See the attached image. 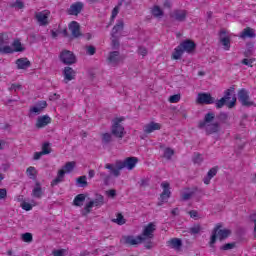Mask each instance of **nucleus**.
<instances>
[{"instance_id":"obj_1","label":"nucleus","mask_w":256,"mask_h":256,"mask_svg":"<svg viewBox=\"0 0 256 256\" xmlns=\"http://www.w3.org/2000/svg\"><path fill=\"white\" fill-rule=\"evenodd\" d=\"M137 163H139V158L128 157L123 161L117 160L115 164H105L104 169H110L113 173V177H119L121 170L126 168L128 171H132V169H135Z\"/></svg>"},{"instance_id":"obj_2","label":"nucleus","mask_w":256,"mask_h":256,"mask_svg":"<svg viewBox=\"0 0 256 256\" xmlns=\"http://www.w3.org/2000/svg\"><path fill=\"white\" fill-rule=\"evenodd\" d=\"M215 121V114L208 112L204 119L198 122V129H204L206 135H216L221 131V123Z\"/></svg>"},{"instance_id":"obj_3","label":"nucleus","mask_w":256,"mask_h":256,"mask_svg":"<svg viewBox=\"0 0 256 256\" xmlns=\"http://www.w3.org/2000/svg\"><path fill=\"white\" fill-rule=\"evenodd\" d=\"M197 49V44L191 40L186 39L182 41L175 49L172 54V59L178 60L181 59L183 56V53H189L190 55H193Z\"/></svg>"},{"instance_id":"obj_4","label":"nucleus","mask_w":256,"mask_h":256,"mask_svg":"<svg viewBox=\"0 0 256 256\" xmlns=\"http://www.w3.org/2000/svg\"><path fill=\"white\" fill-rule=\"evenodd\" d=\"M155 231H157V226L155 223L150 222L144 226L141 235H138V239L144 241L145 249H151L153 247V241L151 240L155 239Z\"/></svg>"},{"instance_id":"obj_5","label":"nucleus","mask_w":256,"mask_h":256,"mask_svg":"<svg viewBox=\"0 0 256 256\" xmlns=\"http://www.w3.org/2000/svg\"><path fill=\"white\" fill-rule=\"evenodd\" d=\"M223 227L222 224H217L214 229L212 230V235L210 237L209 245L210 247H215V244L217 243V237L219 241H225L229 235H231V230L229 229H221Z\"/></svg>"},{"instance_id":"obj_6","label":"nucleus","mask_w":256,"mask_h":256,"mask_svg":"<svg viewBox=\"0 0 256 256\" xmlns=\"http://www.w3.org/2000/svg\"><path fill=\"white\" fill-rule=\"evenodd\" d=\"M76 165L77 162L75 161L67 162L63 166V169L58 171L57 177L52 181L51 186L54 187V185H59V183H62L63 179H65V173H72Z\"/></svg>"},{"instance_id":"obj_7","label":"nucleus","mask_w":256,"mask_h":256,"mask_svg":"<svg viewBox=\"0 0 256 256\" xmlns=\"http://www.w3.org/2000/svg\"><path fill=\"white\" fill-rule=\"evenodd\" d=\"M122 121H125V118H115L111 126V135L116 137V139H123L125 137V127L121 125Z\"/></svg>"},{"instance_id":"obj_8","label":"nucleus","mask_w":256,"mask_h":256,"mask_svg":"<svg viewBox=\"0 0 256 256\" xmlns=\"http://www.w3.org/2000/svg\"><path fill=\"white\" fill-rule=\"evenodd\" d=\"M59 59L64 65H75L77 63V56L71 50H62Z\"/></svg>"},{"instance_id":"obj_9","label":"nucleus","mask_w":256,"mask_h":256,"mask_svg":"<svg viewBox=\"0 0 256 256\" xmlns=\"http://www.w3.org/2000/svg\"><path fill=\"white\" fill-rule=\"evenodd\" d=\"M238 101H240L243 107H256L255 102L251 101V98L249 97V92L245 88L239 90Z\"/></svg>"},{"instance_id":"obj_10","label":"nucleus","mask_w":256,"mask_h":256,"mask_svg":"<svg viewBox=\"0 0 256 256\" xmlns=\"http://www.w3.org/2000/svg\"><path fill=\"white\" fill-rule=\"evenodd\" d=\"M4 55H11L13 53H23L25 51L24 45L21 43V40L15 39L12 42V47H5L3 49Z\"/></svg>"},{"instance_id":"obj_11","label":"nucleus","mask_w":256,"mask_h":256,"mask_svg":"<svg viewBox=\"0 0 256 256\" xmlns=\"http://www.w3.org/2000/svg\"><path fill=\"white\" fill-rule=\"evenodd\" d=\"M170 18L178 23H185L187 21V10L176 9L170 13Z\"/></svg>"},{"instance_id":"obj_12","label":"nucleus","mask_w":256,"mask_h":256,"mask_svg":"<svg viewBox=\"0 0 256 256\" xmlns=\"http://www.w3.org/2000/svg\"><path fill=\"white\" fill-rule=\"evenodd\" d=\"M216 109H223V107H228V109H233L235 105H237V97L234 95L230 102H227L225 98H221L219 100H215Z\"/></svg>"},{"instance_id":"obj_13","label":"nucleus","mask_w":256,"mask_h":256,"mask_svg":"<svg viewBox=\"0 0 256 256\" xmlns=\"http://www.w3.org/2000/svg\"><path fill=\"white\" fill-rule=\"evenodd\" d=\"M197 103L200 105H213V103H215V98L211 96V93H199Z\"/></svg>"},{"instance_id":"obj_14","label":"nucleus","mask_w":256,"mask_h":256,"mask_svg":"<svg viewBox=\"0 0 256 256\" xmlns=\"http://www.w3.org/2000/svg\"><path fill=\"white\" fill-rule=\"evenodd\" d=\"M108 65L117 67L121 63V53L119 51H112L109 53L107 58Z\"/></svg>"},{"instance_id":"obj_15","label":"nucleus","mask_w":256,"mask_h":256,"mask_svg":"<svg viewBox=\"0 0 256 256\" xmlns=\"http://www.w3.org/2000/svg\"><path fill=\"white\" fill-rule=\"evenodd\" d=\"M68 27L74 39H79V37H83V33H81V25H79V22L72 21L70 22Z\"/></svg>"},{"instance_id":"obj_16","label":"nucleus","mask_w":256,"mask_h":256,"mask_svg":"<svg viewBox=\"0 0 256 256\" xmlns=\"http://www.w3.org/2000/svg\"><path fill=\"white\" fill-rule=\"evenodd\" d=\"M63 75L64 83H69V81H73V79H75L77 72L73 68L66 66L63 70Z\"/></svg>"},{"instance_id":"obj_17","label":"nucleus","mask_w":256,"mask_h":256,"mask_svg":"<svg viewBox=\"0 0 256 256\" xmlns=\"http://www.w3.org/2000/svg\"><path fill=\"white\" fill-rule=\"evenodd\" d=\"M223 35H227V31H220V43H222L225 51H229L231 49V38L229 36L223 37Z\"/></svg>"},{"instance_id":"obj_18","label":"nucleus","mask_w":256,"mask_h":256,"mask_svg":"<svg viewBox=\"0 0 256 256\" xmlns=\"http://www.w3.org/2000/svg\"><path fill=\"white\" fill-rule=\"evenodd\" d=\"M109 173L105 171L98 172V176L100 177V181H103V184L107 187L111 183V177H113V173L111 169H108Z\"/></svg>"},{"instance_id":"obj_19","label":"nucleus","mask_w":256,"mask_h":256,"mask_svg":"<svg viewBox=\"0 0 256 256\" xmlns=\"http://www.w3.org/2000/svg\"><path fill=\"white\" fill-rule=\"evenodd\" d=\"M159 130H161V124L153 121L146 124L143 128V131L144 133H146V135L153 133V131H159Z\"/></svg>"},{"instance_id":"obj_20","label":"nucleus","mask_w":256,"mask_h":256,"mask_svg":"<svg viewBox=\"0 0 256 256\" xmlns=\"http://www.w3.org/2000/svg\"><path fill=\"white\" fill-rule=\"evenodd\" d=\"M83 11V3L82 2H76L70 6L68 9V15H79Z\"/></svg>"},{"instance_id":"obj_21","label":"nucleus","mask_w":256,"mask_h":256,"mask_svg":"<svg viewBox=\"0 0 256 256\" xmlns=\"http://www.w3.org/2000/svg\"><path fill=\"white\" fill-rule=\"evenodd\" d=\"M51 123V117L44 115L39 116L36 121V127L37 129H43V127H47Z\"/></svg>"},{"instance_id":"obj_22","label":"nucleus","mask_w":256,"mask_h":256,"mask_svg":"<svg viewBox=\"0 0 256 256\" xmlns=\"http://www.w3.org/2000/svg\"><path fill=\"white\" fill-rule=\"evenodd\" d=\"M161 187L163 188V192L160 194L161 201H167V199H169V197H171V190L169 187V183L163 182L161 184Z\"/></svg>"},{"instance_id":"obj_23","label":"nucleus","mask_w":256,"mask_h":256,"mask_svg":"<svg viewBox=\"0 0 256 256\" xmlns=\"http://www.w3.org/2000/svg\"><path fill=\"white\" fill-rule=\"evenodd\" d=\"M5 47H11L9 46V36L5 33H0V53L5 55Z\"/></svg>"},{"instance_id":"obj_24","label":"nucleus","mask_w":256,"mask_h":256,"mask_svg":"<svg viewBox=\"0 0 256 256\" xmlns=\"http://www.w3.org/2000/svg\"><path fill=\"white\" fill-rule=\"evenodd\" d=\"M123 241L125 245H139L141 243H145L144 240L139 239V236L136 238L134 236H124Z\"/></svg>"},{"instance_id":"obj_25","label":"nucleus","mask_w":256,"mask_h":256,"mask_svg":"<svg viewBox=\"0 0 256 256\" xmlns=\"http://www.w3.org/2000/svg\"><path fill=\"white\" fill-rule=\"evenodd\" d=\"M218 171L219 166H215L208 171L207 175L203 179L205 185H209V183H211V180L213 179V177H215V175H217Z\"/></svg>"},{"instance_id":"obj_26","label":"nucleus","mask_w":256,"mask_h":256,"mask_svg":"<svg viewBox=\"0 0 256 256\" xmlns=\"http://www.w3.org/2000/svg\"><path fill=\"white\" fill-rule=\"evenodd\" d=\"M36 19L41 26L49 25V14L44 12H38L36 14Z\"/></svg>"},{"instance_id":"obj_27","label":"nucleus","mask_w":256,"mask_h":256,"mask_svg":"<svg viewBox=\"0 0 256 256\" xmlns=\"http://www.w3.org/2000/svg\"><path fill=\"white\" fill-rule=\"evenodd\" d=\"M32 197H35V199H41L43 197V188L41 187V182L36 181L35 187L32 190Z\"/></svg>"},{"instance_id":"obj_28","label":"nucleus","mask_w":256,"mask_h":256,"mask_svg":"<svg viewBox=\"0 0 256 256\" xmlns=\"http://www.w3.org/2000/svg\"><path fill=\"white\" fill-rule=\"evenodd\" d=\"M168 247H171V249H176L179 251L181 247H183V241L179 238H172L167 242Z\"/></svg>"},{"instance_id":"obj_29","label":"nucleus","mask_w":256,"mask_h":256,"mask_svg":"<svg viewBox=\"0 0 256 256\" xmlns=\"http://www.w3.org/2000/svg\"><path fill=\"white\" fill-rule=\"evenodd\" d=\"M124 27H125V23L123 22V20H119L117 24L112 28L111 37L115 39L117 37V33H119L120 31H123Z\"/></svg>"},{"instance_id":"obj_30","label":"nucleus","mask_w":256,"mask_h":256,"mask_svg":"<svg viewBox=\"0 0 256 256\" xmlns=\"http://www.w3.org/2000/svg\"><path fill=\"white\" fill-rule=\"evenodd\" d=\"M17 69H29L31 61L27 58H20L16 60Z\"/></svg>"},{"instance_id":"obj_31","label":"nucleus","mask_w":256,"mask_h":256,"mask_svg":"<svg viewBox=\"0 0 256 256\" xmlns=\"http://www.w3.org/2000/svg\"><path fill=\"white\" fill-rule=\"evenodd\" d=\"M240 37L241 39H247V37L249 39H253V37H255V30L253 28L247 27L242 31Z\"/></svg>"},{"instance_id":"obj_32","label":"nucleus","mask_w":256,"mask_h":256,"mask_svg":"<svg viewBox=\"0 0 256 256\" xmlns=\"http://www.w3.org/2000/svg\"><path fill=\"white\" fill-rule=\"evenodd\" d=\"M201 231H203V227L199 223L194 224L188 230L190 235H199V233H201Z\"/></svg>"},{"instance_id":"obj_33","label":"nucleus","mask_w":256,"mask_h":256,"mask_svg":"<svg viewBox=\"0 0 256 256\" xmlns=\"http://www.w3.org/2000/svg\"><path fill=\"white\" fill-rule=\"evenodd\" d=\"M84 202L85 194H78L73 200V205H75V207H81Z\"/></svg>"},{"instance_id":"obj_34","label":"nucleus","mask_w":256,"mask_h":256,"mask_svg":"<svg viewBox=\"0 0 256 256\" xmlns=\"http://www.w3.org/2000/svg\"><path fill=\"white\" fill-rule=\"evenodd\" d=\"M26 173L29 177V179H32L35 181L37 179V170H35V167L30 166L27 168Z\"/></svg>"},{"instance_id":"obj_35","label":"nucleus","mask_w":256,"mask_h":256,"mask_svg":"<svg viewBox=\"0 0 256 256\" xmlns=\"http://www.w3.org/2000/svg\"><path fill=\"white\" fill-rule=\"evenodd\" d=\"M153 17H156V18H161L163 17V15H165V13L161 10V7L159 6H154L152 8V11H151Z\"/></svg>"},{"instance_id":"obj_36","label":"nucleus","mask_w":256,"mask_h":256,"mask_svg":"<svg viewBox=\"0 0 256 256\" xmlns=\"http://www.w3.org/2000/svg\"><path fill=\"white\" fill-rule=\"evenodd\" d=\"M89 203H92V207H101L104 202L103 195H98L95 200L90 201Z\"/></svg>"},{"instance_id":"obj_37","label":"nucleus","mask_w":256,"mask_h":256,"mask_svg":"<svg viewBox=\"0 0 256 256\" xmlns=\"http://www.w3.org/2000/svg\"><path fill=\"white\" fill-rule=\"evenodd\" d=\"M112 141H113V134L108 132L102 134V143L104 145H109V143H111Z\"/></svg>"},{"instance_id":"obj_38","label":"nucleus","mask_w":256,"mask_h":256,"mask_svg":"<svg viewBox=\"0 0 256 256\" xmlns=\"http://www.w3.org/2000/svg\"><path fill=\"white\" fill-rule=\"evenodd\" d=\"M76 183L78 187L85 188L89 183L87 182V176H80L76 179Z\"/></svg>"},{"instance_id":"obj_39","label":"nucleus","mask_w":256,"mask_h":256,"mask_svg":"<svg viewBox=\"0 0 256 256\" xmlns=\"http://www.w3.org/2000/svg\"><path fill=\"white\" fill-rule=\"evenodd\" d=\"M247 49L244 52V55L246 57H251V55H253V49H255V43L253 42H249L246 44Z\"/></svg>"},{"instance_id":"obj_40","label":"nucleus","mask_w":256,"mask_h":256,"mask_svg":"<svg viewBox=\"0 0 256 256\" xmlns=\"http://www.w3.org/2000/svg\"><path fill=\"white\" fill-rule=\"evenodd\" d=\"M197 191V187L192 188L190 192H185L182 194V200L183 201H189L193 195H195V192Z\"/></svg>"},{"instance_id":"obj_41","label":"nucleus","mask_w":256,"mask_h":256,"mask_svg":"<svg viewBox=\"0 0 256 256\" xmlns=\"http://www.w3.org/2000/svg\"><path fill=\"white\" fill-rule=\"evenodd\" d=\"M112 223H116L117 225H125V217H123V214L118 213L117 218L112 219Z\"/></svg>"},{"instance_id":"obj_42","label":"nucleus","mask_w":256,"mask_h":256,"mask_svg":"<svg viewBox=\"0 0 256 256\" xmlns=\"http://www.w3.org/2000/svg\"><path fill=\"white\" fill-rule=\"evenodd\" d=\"M11 9H25V3L22 0H16L10 4Z\"/></svg>"},{"instance_id":"obj_43","label":"nucleus","mask_w":256,"mask_h":256,"mask_svg":"<svg viewBox=\"0 0 256 256\" xmlns=\"http://www.w3.org/2000/svg\"><path fill=\"white\" fill-rule=\"evenodd\" d=\"M52 151H53V149H51V143L45 142L42 145V151L41 152L43 153V155H49Z\"/></svg>"},{"instance_id":"obj_44","label":"nucleus","mask_w":256,"mask_h":256,"mask_svg":"<svg viewBox=\"0 0 256 256\" xmlns=\"http://www.w3.org/2000/svg\"><path fill=\"white\" fill-rule=\"evenodd\" d=\"M231 93H235V87H230L224 92V97H222L227 103L231 99Z\"/></svg>"},{"instance_id":"obj_45","label":"nucleus","mask_w":256,"mask_h":256,"mask_svg":"<svg viewBox=\"0 0 256 256\" xmlns=\"http://www.w3.org/2000/svg\"><path fill=\"white\" fill-rule=\"evenodd\" d=\"M217 119L219 120L220 123H227V120L229 119V114L225 112H220L217 115Z\"/></svg>"},{"instance_id":"obj_46","label":"nucleus","mask_w":256,"mask_h":256,"mask_svg":"<svg viewBox=\"0 0 256 256\" xmlns=\"http://www.w3.org/2000/svg\"><path fill=\"white\" fill-rule=\"evenodd\" d=\"M175 155V151L171 148H166L164 150V158L167 159L168 161L171 160V157Z\"/></svg>"},{"instance_id":"obj_47","label":"nucleus","mask_w":256,"mask_h":256,"mask_svg":"<svg viewBox=\"0 0 256 256\" xmlns=\"http://www.w3.org/2000/svg\"><path fill=\"white\" fill-rule=\"evenodd\" d=\"M235 245H236L235 242L226 243L220 247V251H231V249H235Z\"/></svg>"},{"instance_id":"obj_48","label":"nucleus","mask_w":256,"mask_h":256,"mask_svg":"<svg viewBox=\"0 0 256 256\" xmlns=\"http://www.w3.org/2000/svg\"><path fill=\"white\" fill-rule=\"evenodd\" d=\"M22 240L25 243H31L33 241V234H31L29 232L22 234Z\"/></svg>"},{"instance_id":"obj_49","label":"nucleus","mask_w":256,"mask_h":256,"mask_svg":"<svg viewBox=\"0 0 256 256\" xmlns=\"http://www.w3.org/2000/svg\"><path fill=\"white\" fill-rule=\"evenodd\" d=\"M91 208H93V203L88 202L84 207V211L82 212L83 217H87V215L91 213Z\"/></svg>"},{"instance_id":"obj_50","label":"nucleus","mask_w":256,"mask_h":256,"mask_svg":"<svg viewBox=\"0 0 256 256\" xmlns=\"http://www.w3.org/2000/svg\"><path fill=\"white\" fill-rule=\"evenodd\" d=\"M181 101V94H175L169 97L170 103H179Z\"/></svg>"},{"instance_id":"obj_51","label":"nucleus","mask_w":256,"mask_h":256,"mask_svg":"<svg viewBox=\"0 0 256 256\" xmlns=\"http://www.w3.org/2000/svg\"><path fill=\"white\" fill-rule=\"evenodd\" d=\"M97 51V48H95V46H86V53L87 55H95Z\"/></svg>"},{"instance_id":"obj_52","label":"nucleus","mask_w":256,"mask_h":256,"mask_svg":"<svg viewBox=\"0 0 256 256\" xmlns=\"http://www.w3.org/2000/svg\"><path fill=\"white\" fill-rule=\"evenodd\" d=\"M36 107L43 112L44 109L47 107V101H40L36 104Z\"/></svg>"},{"instance_id":"obj_53","label":"nucleus","mask_w":256,"mask_h":256,"mask_svg":"<svg viewBox=\"0 0 256 256\" xmlns=\"http://www.w3.org/2000/svg\"><path fill=\"white\" fill-rule=\"evenodd\" d=\"M107 197H111V199H115L117 197V191L115 189H111L106 191Z\"/></svg>"},{"instance_id":"obj_54","label":"nucleus","mask_w":256,"mask_h":256,"mask_svg":"<svg viewBox=\"0 0 256 256\" xmlns=\"http://www.w3.org/2000/svg\"><path fill=\"white\" fill-rule=\"evenodd\" d=\"M119 15V6H115L112 10L111 21H115V17Z\"/></svg>"},{"instance_id":"obj_55","label":"nucleus","mask_w":256,"mask_h":256,"mask_svg":"<svg viewBox=\"0 0 256 256\" xmlns=\"http://www.w3.org/2000/svg\"><path fill=\"white\" fill-rule=\"evenodd\" d=\"M21 207L24 211H31V209H33V206L30 203H27V202H23L21 204Z\"/></svg>"},{"instance_id":"obj_56","label":"nucleus","mask_w":256,"mask_h":256,"mask_svg":"<svg viewBox=\"0 0 256 256\" xmlns=\"http://www.w3.org/2000/svg\"><path fill=\"white\" fill-rule=\"evenodd\" d=\"M148 51L147 48L140 46L138 47V54L142 55V57H145V55H147Z\"/></svg>"},{"instance_id":"obj_57","label":"nucleus","mask_w":256,"mask_h":256,"mask_svg":"<svg viewBox=\"0 0 256 256\" xmlns=\"http://www.w3.org/2000/svg\"><path fill=\"white\" fill-rule=\"evenodd\" d=\"M17 89H23L21 84H11V87L8 88V91H17Z\"/></svg>"},{"instance_id":"obj_58","label":"nucleus","mask_w":256,"mask_h":256,"mask_svg":"<svg viewBox=\"0 0 256 256\" xmlns=\"http://www.w3.org/2000/svg\"><path fill=\"white\" fill-rule=\"evenodd\" d=\"M193 161H194V163H197L198 165L203 163V158L201 157V154H196Z\"/></svg>"},{"instance_id":"obj_59","label":"nucleus","mask_w":256,"mask_h":256,"mask_svg":"<svg viewBox=\"0 0 256 256\" xmlns=\"http://www.w3.org/2000/svg\"><path fill=\"white\" fill-rule=\"evenodd\" d=\"M43 155H45V154H43L42 151H40V152H35V153H34V156H33L34 161H39V159H41V157H43Z\"/></svg>"},{"instance_id":"obj_60","label":"nucleus","mask_w":256,"mask_h":256,"mask_svg":"<svg viewBox=\"0 0 256 256\" xmlns=\"http://www.w3.org/2000/svg\"><path fill=\"white\" fill-rule=\"evenodd\" d=\"M7 198V189L1 188L0 189V200L1 199H6Z\"/></svg>"},{"instance_id":"obj_61","label":"nucleus","mask_w":256,"mask_h":256,"mask_svg":"<svg viewBox=\"0 0 256 256\" xmlns=\"http://www.w3.org/2000/svg\"><path fill=\"white\" fill-rule=\"evenodd\" d=\"M30 113H35V115H40L42 112L37 106H34L30 108Z\"/></svg>"},{"instance_id":"obj_62","label":"nucleus","mask_w":256,"mask_h":256,"mask_svg":"<svg viewBox=\"0 0 256 256\" xmlns=\"http://www.w3.org/2000/svg\"><path fill=\"white\" fill-rule=\"evenodd\" d=\"M54 256H64L65 255V250L60 249V250H54L53 251Z\"/></svg>"},{"instance_id":"obj_63","label":"nucleus","mask_w":256,"mask_h":256,"mask_svg":"<svg viewBox=\"0 0 256 256\" xmlns=\"http://www.w3.org/2000/svg\"><path fill=\"white\" fill-rule=\"evenodd\" d=\"M250 219L254 223V237L256 238V214L251 215Z\"/></svg>"},{"instance_id":"obj_64","label":"nucleus","mask_w":256,"mask_h":256,"mask_svg":"<svg viewBox=\"0 0 256 256\" xmlns=\"http://www.w3.org/2000/svg\"><path fill=\"white\" fill-rule=\"evenodd\" d=\"M59 97H61L59 94L54 93V94L49 96V100L50 101H57V99H59Z\"/></svg>"}]
</instances>
